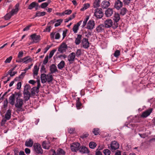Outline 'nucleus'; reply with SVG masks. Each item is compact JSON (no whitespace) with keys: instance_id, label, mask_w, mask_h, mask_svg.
I'll return each instance as SVG.
<instances>
[{"instance_id":"bb28decb","label":"nucleus","mask_w":155,"mask_h":155,"mask_svg":"<svg viewBox=\"0 0 155 155\" xmlns=\"http://www.w3.org/2000/svg\"><path fill=\"white\" fill-rule=\"evenodd\" d=\"M104 25H101L98 26L96 28V30L97 32H101L104 31Z\"/></svg>"},{"instance_id":"423d86ee","label":"nucleus","mask_w":155,"mask_h":155,"mask_svg":"<svg viewBox=\"0 0 155 155\" xmlns=\"http://www.w3.org/2000/svg\"><path fill=\"white\" fill-rule=\"evenodd\" d=\"M68 48V46L65 43L63 42L58 48V51L61 53H63L66 51Z\"/></svg>"},{"instance_id":"1a4fd4ad","label":"nucleus","mask_w":155,"mask_h":155,"mask_svg":"<svg viewBox=\"0 0 155 155\" xmlns=\"http://www.w3.org/2000/svg\"><path fill=\"white\" fill-rule=\"evenodd\" d=\"M80 144L78 143H74L72 144L71 146V148L72 151L76 152L77 150H79Z\"/></svg>"},{"instance_id":"c85d7f7f","label":"nucleus","mask_w":155,"mask_h":155,"mask_svg":"<svg viewBox=\"0 0 155 155\" xmlns=\"http://www.w3.org/2000/svg\"><path fill=\"white\" fill-rule=\"evenodd\" d=\"M11 110L9 109L7 110L5 114V117L7 120H9L11 117Z\"/></svg>"},{"instance_id":"f8f14e48","label":"nucleus","mask_w":155,"mask_h":155,"mask_svg":"<svg viewBox=\"0 0 155 155\" xmlns=\"http://www.w3.org/2000/svg\"><path fill=\"white\" fill-rule=\"evenodd\" d=\"M75 57V54L74 52H72L70 54L68 57V60L69 64H72L74 61Z\"/></svg>"},{"instance_id":"a878e982","label":"nucleus","mask_w":155,"mask_h":155,"mask_svg":"<svg viewBox=\"0 0 155 155\" xmlns=\"http://www.w3.org/2000/svg\"><path fill=\"white\" fill-rule=\"evenodd\" d=\"M41 81L42 83H45L47 81V75L45 74H41Z\"/></svg>"},{"instance_id":"aec40b11","label":"nucleus","mask_w":155,"mask_h":155,"mask_svg":"<svg viewBox=\"0 0 155 155\" xmlns=\"http://www.w3.org/2000/svg\"><path fill=\"white\" fill-rule=\"evenodd\" d=\"M23 63L27 64L32 61V59L29 56H27L23 58Z\"/></svg>"},{"instance_id":"c03bdc74","label":"nucleus","mask_w":155,"mask_h":155,"mask_svg":"<svg viewBox=\"0 0 155 155\" xmlns=\"http://www.w3.org/2000/svg\"><path fill=\"white\" fill-rule=\"evenodd\" d=\"M90 6V4L89 3H86L84 5L83 7L81 9V11H84L88 8Z\"/></svg>"},{"instance_id":"4468645a","label":"nucleus","mask_w":155,"mask_h":155,"mask_svg":"<svg viewBox=\"0 0 155 155\" xmlns=\"http://www.w3.org/2000/svg\"><path fill=\"white\" fill-rule=\"evenodd\" d=\"M95 25L94 21L93 20H89L87 23V28L89 30H92L94 28Z\"/></svg>"},{"instance_id":"39448f33","label":"nucleus","mask_w":155,"mask_h":155,"mask_svg":"<svg viewBox=\"0 0 155 155\" xmlns=\"http://www.w3.org/2000/svg\"><path fill=\"white\" fill-rule=\"evenodd\" d=\"M103 13L101 8H97L95 10L94 16L97 18L100 19L102 17Z\"/></svg>"},{"instance_id":"a211bd4d","label":"nucleus","mask_w":155,"mask_h":155,"mask_svg":"<svg viewBox=\"0 0 155 155\" xmlns=\"http://www.w3.org/2000/svg\"><path fill=\"white\" fill-rule=\"evenodd\" d=\"M33 140L30 138L27 140L25 142V145L26 146L28 147H31L32 146L33 144Z\"/></svg>"},{"instance_id":"774afa93","label":"nucleus","mask_w":155,"mask_h":155,"mask_svg":"<svg viewBox=\"0 0 155 155\" xmlns=\"http://www.w3.org/2000/svg\"><path fill=\"white\" fill-rule=\"evenodd\" d=\"M88 135L89 134L87 133L84 134L81 136V137L82 139H84L87 137L88 136Z\"/></svg>"},{"instance_id":"de8ad7c7","label":"nucleus","mask_w":155,"mask_h":155,"mask_svg":"<svg viewBox=\"0 0 155 155\" xmlns=\"http://www.w3.org/2000/svg\"><path fill=\"white\" fill-rule=\"evenodd\" d=\"M103 152L105 155H110L111 153L110 151L108 149L104 150Z\"/></svg>"},{"instance_id":"c756f323","label":"nucleus","mask_w":155,"mask_h":155,"mask_svg":"<svg viewBox=\"0 0 155 155\" xmlns=\"http://www.w3.org/2000/svg\"><path fill=\"white\" fill-rule=\"evenodd\" d=\"M39 69V68L37 65H35L34 67V69L33 70V73L34 76H37L38 74V72Z\"/></svg>"},{"instance_id":"69168bd1","label":"nucleus","mask_w":155,"mask_h":155,"mask_svg":"<svg viewBox=\"0 0 155 155\" xmlns=\"http://www.w3.org/2000/svg\"><path fill=\"white\" fill-rule=\"evenodd\" d=\"M21 82H19L17 85V89H20L21 88Z\"/></svg>"},{"instance_id":"2eb2a0df","label":"nucleus","mask_w":155,"mask_h":155,"mask_svg":"<svg viewBox=\"0 0 155 155\" xmlns=\"http://www.w3.org/2000/svg\"><path fill=\"white\" fill-rule=\"evenodd\" d=\"M152 111V109H150L143 112L141 115V117L146 118L149 116Z\"/></svg>"},{"instance_id":"49530a36","label":"nucleus","mask_w":155,"mask_h":155,"mask_svg":"<svg viewBox=\"0 0 155 155\" xmlns=\"http://www.w3.org/2000/svg\"><path fill=\"white\" fill-rule=\"evenodd\" d=\"M40 71L42 74H45L46 73V68L45 66L42 65Z\"/></svg>"},{"instance_id":"6e6d98bb","label":"nucleus","mask_w":155,"mask_h":155,"mask_svg":"<svg viewBox=\"0 0 155 155\" xmlns=\"http://www.w3.org/2000/svg\"><path fill=\"white\" fill-rule=\"evenodd\" d=\"M48 56L47 55L43 61V64H47L48 61Z\"/></svg>"},{"instance_id":"f257e3e1","label":"nucleus","mask_w":155,"mask_h":155,"mask_svg":"<svg viewBox=\"0 0 155 155\" xmlns=\"http://www.w3.org/2000/svg\"><path fill=\"white\" fill-rule=\"evenodd\" d=\"M34 151L36 154H42L43 150L40 144L38 143H35L33 145Z\"/></svg>"},{"instance_id":"79ce46f5","label":"nucleus","mask_w":155,"mask_h":155,"mask_svg":"<svg viewBox=\"0 0 155 155\" xmlns=\"http://www.w3.org/2000/svg\"><path fill=\"white\" fill-rule=\"evenodd\" d=\"M57 154L58 155H64L65 152L61 149H58L57 150Z\"/></svg>"},{"instance_id":"bf43d9fd","label":"nucleus","mask_w":155,"mask_h":155,"mask_svg":"<svg viewBox=\"0 0 155 155\" xmlns=\"http://www.w3.org/2000/svg\"><path fill=\"white\" fill-rule=\"evenodd\" d=\"M32 26L31 24H30L29 25H28L26 27H25V28H24L23 29V31H28L29 30L30 28Z\"/></svg>"},{"instance_id":"f3484780","label":"nucleus","mask_w":155,"mask_h":155,"mask_svg":"<svg viewBox=\"0 0 155 155\" xmlns=\"http://www.w3.org/2000/svg\"><path fill=\"white\" fill-rule=\"evenodd\" d=\"M82 20H81L78 22L73 27V30L74 33H76L77 32V31L79 27L80 26L82 23Z\"/></svg>"},{"instance_id":"8fccbe9b","label":"nucleus","mask_w":155,"mask_h":155,"mask_svg":"<svg viewBox=\"0 0 155 155\" xmlns=\"http://www.w3.org/2000/svg\"><path fill=\"white\" fill-rule=\"evenodd\" d=\"M93 132L95 135H97L99 132V129L98 128H94V129Z\"/></svg>"},{"instance_id":"7ed1b4c3","label":"nucleus","mask_w":155,"mask_h":155,"mask_svg":"<svg viewBox=\"0 0 155 155\" xmlns=\"http://www.w3.org/2000/svg\"><path fill=\"white\" fill-rule=\"evenodd\" d=\"M30 37L32 40L33 42L30 44H29V45L34 43H37L39 42L40 39V36L39 35H37L35 33L31 35H30Z\"/></svg>"},{"instance_id":"3c124183","label":"nucleus","mask_w":155,"mask_h":155,"mask_svg":"<svg viewBox=\"0 0 155 155\" xmlns=\"http://www.w3.org/2000/svg\"><path fill=\"white\" fill-rule=\"evenodd\" d=\"M120 52L118 50H116L114 53V56L116 57H118L120 55Z\"/></svg>"},{"instance_id":"393cba45","label":"nucleus","mask_w":155,"mask_h":155,"mask_svg":"<svg viewBox=\"0 0 155 155\" xmlns=\"http://www.w3.org/2000/svg\"><path fill=\"white\" fill-rule=\"evenodd\" d=\"M24 99L25 101H28L30 98L31 94L30 92H23Z\"/></svg>"},{"instance_id":"cd10ccee","label":"nucleus","mask_w":155,"mask_h":155,"mask_svg":"<svg viewBox=\"0 0 155 155\" xmlns=\"http://www.w3.org/2000/svg\"><path fill=\"white\" fill-rule=\"evenodd\" d=\"M38 4L37 3L35 2H33L28 6V9L30 10L36 7V6H38Z\"/></svg>"},{"instance_id":"4c0bfd02","label":"nucleus","mask_w":155,"mask_h":155,"mask_svg":"<svg viewBox=\"0 0 155 155\" xmlns=\"http://www.w3.org/2000/svg\"><path fill=\"white\" fill-rule=\"evenodd\" d=\"M30 87L29 84L26 85L25 86L23 92H30L29 90H30Z\"/></svg>"},{"instance_id":"0e129e2a","label":"nucleus","mask_w":155,"mask_h":155,"mask_svg":"<svg viewBox=\"0 0 155 155\" xmlns=\"http://www.w3.org/2000/svg\"><path fill=\"white\" fill-rule=\"evenodd\" d=\"M60 37V35L59 33H56L55 34V39H59Z\"/></svg>"},{"instance_id":"72a5a7b5","label":"nucleus","mask_w":155,"mask_h":155,"mask_svg":"<svg viewBox=\"0 0 155 155\" xmlns=\"http://www.w3.org/2000/svg\"><path fill=\"white\" fill-rule=\"evenodd\" d=\"M47 81L48 83L51 82L53 80V77L52 75L50 74H48L47 75Z\"/></svg>"},{"instance_id":"f704fd0d","label":"nucleus","mask_w":155,"mask_h":155,"mask_svg":"<svg viewBox=\"0 0 155 155\" xmlns=\"http://www.w3.org/2000/svg\"><path fill=\"white\" fill-rule=\"evenodd\" d=\"M65 63L64 61H62L58 65V68L60 69H62L64 66Z\"/></svg>"},{"instance_id":"e2e57ef3","label":"nucleus","mask_w":155,"mask_h":155,"mask_svg":"<svg viewBox=\"0 0 155 155\" xmlns=\"http://www.w3.org/2000/svg\"><path fill=\"white\" fill-rule=\"evenodd\" d=\"M51 29V26H48L47 28L44 30V31H48L49 32L50 31Z\"/></svg>"},{"instance_id":"37998d69","label":"nucleus","mask_w":155,"mask_h":155,"mask_svg":"<svg viewBox=\"0 0 155 155\" xmlns=\"http://www.w3.org/2000/svg\"><path fill=\"white\" fill-rule=\"evenodd\" d=\"M96 145V144L94 142H91L89 143V147L91 149L94 148Z\"/></svg>"},{"instance_id":"58836bf2","label":"nucleus","mask_w":155,"mask_h":155,"mask_svg":"<svg viewBox=\"0 0 155 155\" xmlns=\"http://www.w3.org/2000/svg\"><path fill=\"white\" fill-rule=\"evenodd\" d=\"M14 68H13L8 71V73L11 77L13 76L17 73V72L16 71L12 72Z\"/></svg>"},{"instance_id":"dca6fc26","label":"nucleus","mask_w":155,"mask_h":155,"mask_svg":"<svg viewBox=\"0 0 155 155\" xmlns=\"http://www.w3.org/2000/svg\"><path fill=\"white\" fill-rule=\"evenodd\" d=\"M113 14V10L112 8H108L105 12V15L107 17H110Z\"/></svg>"},{"instance_id":"680f3d73","label":"nucleus","mask_w":155,"mask_h":155,"mask_svg":"<svg viewBox=\"0 0 155 155\" xmlns=\"http://www.w3.org/2000/svg\"><path fill=\"white\" fill-rule=\"evenodd\" d=\"M24 53L22 51H19L18 53V58H20L23 56Z\"/></svg>"},{"instance_id":"6ab92c4d","label":"nucleus","mask_w":155,"mask_h":155,"mask_svg":"<svg viewBox=\"0 0 155 155\" xmlns=\"http://www.w3.org/2000/svg\"><path fill=\"white\" fill-rule=\"evenodd\" d=\"M19 4L18 3H17L15 6V9H13L10 12V13L12 14V15L17 13L19 10Z\"/></svg>"},{"instance_id":"c9c22d12","label":"nucleus","mask_w":155,"mask_h":155,"mask_svg":"<svg viewBox=\"0 0 155 155\" xmlns=\"http://www.w3.org/2000/svg\"><path fill=\"white\" fill-rule=\"evenodd\" d=\"M127 11V10L126 8H122L120 9V14L122 15H124L126 14Z\"/></svg>"},{"instance_id":"6e6552de","label":"nucleus","mask_w":155,"mask_h":155,"mask_svg":"<svg viewBox=\"0 0 155 155\" xmlns=\"http://www.w3.org/2000/svg\"><path fill=\"white\" fill-rule=\"evenodd\" d=\"M23 104V100L22 99L17 98L16 103L15 104V107L19 109L22 108Z\"/></svg>"},{"instance_id":"f03ea898","label":"nucleus","mask_w":155,"mask_h":155,"mask_svg":"<svg viewBox=\"0 0 155 155\" xmlns=\"http://www.w3.org/2000/svg\"><path fill=\"white\" fill-rule=\"evenodd\" d=\"M120 19V17L119 14L118 13H115L114 15L113 20L114 21V26H113V28H116L118 26V23L117 22L119 21Z\"/></svg>"},{"instance_id":"864d4df0","label":"nucleus","mask_w":155,"mask_h":155,"mask_svg":"<svg viewBox=\"0 0 155 155\" xmlns=\"http://www.w3.org/2000/svg\"><path fill=\"white\" fill-rule=\"evenodd\" d=\"M48 3L46 2H44L41 4L40 7L41 8H45L46 7L48 6Z\"/></svg>"},{"instance_id":"5701e85b","label":"nucleus","mask_w":155,"mask_h":155,"mask_svg":"<svg viewBox=\"0 0 155 155\" xmlns=\"http://www.w3.org/2000/svg\"><path fill=\"white\" fill-rule=\"evenodd\" d=\"M82 39V35H78L77 38H76L75 40V43L76 45H79L81 42V40Z\"/></svg>"},{"instance_id":"412c9836","label":"nucleus","mask_w":155,"mask_h":155,"mask_svg":"<svg viewBox=\"0 0 155 155\" xmlns=\"http://www.w3.org/2000/svg\"><path fill=\"white\" fill-rule=\"evenodd\" d=\"M50 70L51 74H53L56 72H58L57 67L54 64H52L50 66Z\"/></svg>"},{"instance_id":"a18cd8bd","label":"nucleus","mask_w":155,"mask_h":155,"mask_svg":"<svg viewBox=\"0 0 155 155\" xmlns=\"http://www.w3.org/2000/svg\"><path fill=\"white\" fill-rule=\"evenodd\" d=\"M78 99L77 100L76 106L78 109H80V107L81 106L82 104L79 100V98H78Z\"/></svg>"},{"instance_id":"e433bc0d","label":"nucleus","mask_w":155,"mask_h":155,"mask_svg":"<svg viewBox=\"0 0 155 155\" xmlns=\"http://www.w3.org/2000/svg\"><path fill=\"white\" fill-rule=\"evenodd\" d=\"M13 16L10 12L7 13L4 16V18L5 20H7L9 19L11 17Z\"/></svg>"},{"instance_id":"9b49d317","label":"nucleus","mask_w":155,"mask_h":155,"mask_svg":"<svg viewBox=\"0 0 155 155\" xmlns=\"http://www.w3.org/2000/svg\"><path fill=\"white\" fill-rule=\"evenodd\" d=\"M105 27L106 28H110L111 27L114 26L113 25V22L112 20L110 19H108L104 21Z\"/></svg>"},{"instance_id":"ea45409f","label":"nucleus","mask_w":155,"mask_h":155,"mask_svg":"<svg viewBox=\"0 0 155 155\" xmlns=\"http://www.w3.org/2000/svg\"><path fill=\"white\" fill-rule=\"evenodd\" d=\"M63 21V20L62 19H59L58 20H56V23L54 25V26L55 27H57L59 25H60L61 23Z\"/></svg>"},{"instance_id":"9d476101","label":"nucleus","mask_w":155,"mask_h":155,"mask_svg":"<svg viewBox=\"0 0 155 155\" xmlns=\"http://www.w3.org/2000/svg\"><path fill=\"white\" fill-rule=\"evenodd\" d=\"M123 3L120 0H116L114 3V7L117 10H120L123 6Z\"/></svg>"},{"instance_id":"7c9ffc66","label":"nucleus","mask_w":155,"mask_h":155,"mask_svg":"<svg viewBox=\"0 0 155 155\" xmlns=\"http://www.w3.org/2000/svg\"><path fill=\"white\" fill-rule=\"evenodd\" d=\"M101 0H94L93 3V7L94 8H96L99 7Z\"/></svg>"},{"instance_id":"a19ab883","label":"nucleus","mask_w":155,"mask_h":155,"mask_svg":"<svg viewBox=\"0 0 155 155\" xmlns=\"http://www.w3.org/2000/svg\"><path fill=\"white\" fill-rule=\"evenodd\" d=\"M42 146L44 148L47 149H48L50 147L49 144L46 143L45 141L43 142Z\"/></svg>"},{"instance_id":"5fc2aeb1","label":"nucleus","mask_w":155,"mask_h":155,"mask_svg":"<svg viewBox=\"0 0 155 155\" xmlns=\"http://www.w3.org/2000/svg\"><path fill=\"white\" fill-rule=\"evenodd\" d=\"M12 58V56H10L6 59L5 61V62L6 63H10Z\"/></svg>"},{"instance_id":"ddd939ff","label":"nucleus","mask_w":155,"mask_h":155,"mask_svg":"<svg viewBox=\"0 0 155 155\" xmlns=\"http://www.w3.org/2000/svg\"><path fill=\"white\" fill-rule=\"evenodd\" d=\"M82 46L85 49L88 48L89 47V43L88 39L84 38L83 39L81 42Z\"/></svg>"},{"instance_id":"473e14b6","label":"nucleus","mask_w":155,"mask_h":155,"mask_svg":"<svg viewBox=\"0 0 155 155\" xmlns=\"http://www.w3.org/2000/svg\"><path fill=\"white\" fill-rule=\"evenodd\" d=\"M46 12H40V11H37L36 12L35 17L42 16L45 15Z\"/></svg>"},{"instance_id":"052dcab7","label":"nucleus","mask_w":155,"mask_h":155,"mask_svg":"<svg viewBox=\"0 0 155 155\" xmlns=\"http://www.w3.org/2000/svg\"><path fill=\"white\" fill-rule=\"evenodd\" d=\"M65 15H70L72 12V11L71 10H67L65 11Z\"/></svg>"},{"instance_id":"4be33fe9","label":"nucleus","mask_w":155,"mask_h":155,"mask_svg":"<svg viewBox=\"0 0 155 155\" xmlns=\"http://www.w3.org/2000/svg\"><path fill=\"white\" fill-rule=\"evenodd\" d=\"M15 94H12L11 96L9 99V101L10 104L12 105H13L15 104Z\"/></svg>"},{"instance_id":"0eeeda50","label":"nucleus","mask_w":155,"mask_h":155,"mask_svg":"<svg viewBox=\"0 0 155 155\" xmlns=\"http://www.w3.org/2000/svg\"><path fill=\"white\" fill-rule=\"evenodd\" d=\"M110 0L103 1L101 4V7L104 9H106L110 5Z\"/></svg>"},{"instance_id":"2f4dec72","label":"nucleus","mask_w":155,"mask_h":155,"mask_svg":"<svg viewBox=\"0 0 155 155\" xmlns=\"http://www.w3.org/2000/svg\"><path fill=\"white\" fill-rule=\"evenodd\" d=\"M39 90L36 88V87H34L32 88L31 91V94L32 96H34L35 94V93H38Z\"/></svg>"},{"instance_id":"603ef678","label":"nucleus","mask_w":155,"mask_h":155,"mask_svg":"<svg viewBox=\"0 0 155 155\" xmlns=\"http://www.w3.org/2000/svg\"><path fill=\"white\" fill-rule=\"evenodd\" d=\"M81 50L80 49H78L75 55L77 57H78L79 56L81 55Z\"/></svg>"},{"instance_id":"09e8293b","label":"nucleus","mask_w":155,"mask_h":155,"mask_svg":"<svg viewBox=\"0 0 155 155\" xmlns=\"http://www.w3.org/2000/svg\"><path fill=\"white\" fill-rule=\"evenodd\" d=\"M57 51L56 49H54L52 50L50 53L49 54V58H52L53 56L54 53L56 52Z\"/></svg>"},{"instance_id":"20e7f679","label":"nucleus","mask_w":155,"mask_h":155,"mask_svg":"<svg viewBox=\"0 0 155 155\" xmlns=\"http://www.w3.org/2000/svg\"><path fill=\"white\" fill-rule=\"evenodd\" d=\"M110 147V149L112 152H114L116 150L119 148V145L117 142L114 140L111 142Z\"/></svg>"},{"instance_id":"4d7b16f0","label":"nucleus","mask_w":155,"mask_h":155,"mask_svg":"<svg viewBox=\"0 0 155 155\" xmlns=\"http://www.w3.org/2000/svg\"><path fill=\"white\" fill-rule=\"evenodd\" d=\"M51 47V45H48L44 49V53H45Z\"/></svg>"},{"instance_id":"b1692460","label":"nucleus","mask_w":155,"mask_h":155,"mask_svg":"<svg viewBox=\"0 0 155 155\" xmlns=\"http://www.w3.org/2000/svg\"><path fill=\"white\" fill-rule=\"evenodd\" d=\"M79 150L82 153H88L89 152L88 149L85 147L82 146L80 148Z\"/></svg>"},{"instance_id":"338daca9","label":"nucleus","mask_w":155,"mask_h":155,"mask_svg":"<svg viewBox=\"0 0 155 155\" xmlns=\"http://www.w3.org/2000/svg\"><path fill=\"white\" fill-rule=\"evenodd\" d=\"M131 0H123V2L125 5H128L130 3Z\"/></svg>"},{"instance_id":"13d9d810","label":"nucleus","mask_w":155,"mask_h":155,"mask_svg":"<svg viewBox=\"0 0 155 155\" xmlns=\"http://www.w3.org/2000/svg\"><path fill=\"white\" fill-rule=\"evenodd\" d=\"M75 131V129L74 128H71L68 129V132L70 134H73L74 133Z\"/></svg>"}]
</instances>
